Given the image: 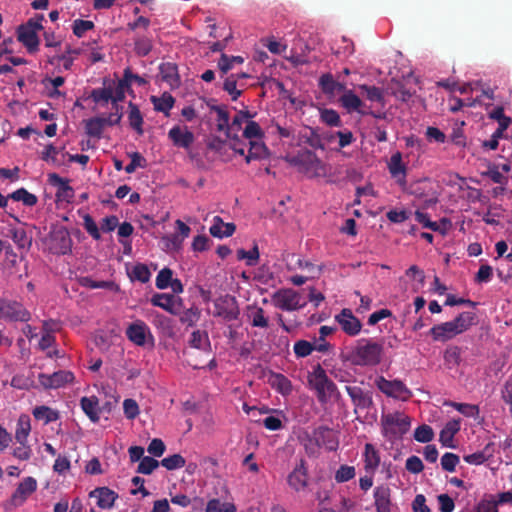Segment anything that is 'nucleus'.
<instances>
[{
	"label": "nucleus",
	"mask_w": 512,
	"mask_h": 512,
	"mask_svg": "<svg viewBox=\"0 0 512 512\" xmlns=\"http://www.w3.org/2000/svg\"><path fill=\"white\" fill-rule=\"evenodd\" d=\"M125 335L136 346L154 345V337L149 326L142 320H135L126 328Z\"/></svg>",
	"instance_id": "nucleus-9"
},
{
	"label": "nucleus",
	"mask_w": 512,
	"mask_h": 512,
	"mask_svg": "<svg viewBox=\"0 0 512 512\" xmlns=\"http://www.w3.org/2000/svg\"><path fill=\"white\" fill-rule=\"evenodd\" d=\"M375 385L386 396L401 401H407L412 396L411 391L400 380H387L383 376H378Z\"/></svg>",
	"instance_id": "nucleus-10"
},
{
	"label": "nucleus",
	"mask_w": 512,
	"mask_h": 512,
	"mask_svg": "<svg viewBox=\"0 0 512 512\" xmlns=\"http://www.w3.org/2000/svg\"><path fill=\"white\" fill-rule=\"evenodd\" d=\"M210 109L212 111H215L217 114V130L220 132H225L227 137H231V127H230V116L229 112L227 111L225 106H217V105H210Z\"/></svg>",
	"instance_id": "nucleus-28"
},
{
	"label": "nucleus",
	"mask_w": 512,
	"mask_h": 512,
	"mask_svg": "<svg viewBox=\"0 0 512 512\" xmlns=\"http://www.w3.org/2000/svg\"><path fill=\"white\" fill-rule=\"evenodd\" d=\"M434 438L433 429L426 424L420 425L415 429L414 439L420 443H428Z\"/></svg>",
	"instance_id": "nucleus-48"
},
{
	"label": "nucleus",
	"mask_w": 512,
	"mask_h": 512,
	"mask_svg": "<svg viewBox=\"0 0 512 512\" xmlns=\"http://www.w3.org/2000/svg\"><path fill=\"white\" fill-rule=\"evenodd\" d=\"M288 484L295 491L303 490L307 486V469L303 460L288 475Z\"/></svg>",
	"instance_id": "nucleus-23"
},
{
	"label": "nucleus",
	"mask_w": 512,
	"mask_h": 512,
	"mask_svg": "<svg viewBox=\"0 0 512 512\" xmlns=\"http://www.w3.org/2000/svg\"><path fill=\"white\" fill-rule=\"evenodd\" d=\"M134 51L138 56H147L152 50V41L147 37H139L135 40Z\"/></svg>",
	"instance_id": "nucleus-54"
},
{
	"label": "nucleus",
	"mask_w": 512,
	"mask_h": 512,
	"mask_svg": "<svg viewBox=\"0 0 512 512\" xmlns=\"http://www.w3.org/2000/svg\"><path fill=\"white\" fill-rule=\"evenodd\" d=\"M172 281V271L168 268H164L156 277V287L158 289H166Z\"/></svg>",
	"instance_id": "nucleus-62"
},
{
	"label": "nucleus",
	"mask_w": 512,
	"mask_h": 512,
	"mask_svg": "<svg viewBox=\"0 0 512 512\" xmlns=\"http://www.w3.org/2000/svg\"><path fill=\"white\" fill-rule=\"evenodd\" d=\"M383 351L381 343L370 338H363L350 348L346 359L355 366H376L381 362Z\"/></svg>",
	"instance_id": "nucleus-2"
},
{
	"label": "nucleus",
	"mask_w": 512,
	"mask_h": 512,
	"mask_svg": "<svg viewBox=\"0 0 512 512\" xmlns=\"http://www.w3.org/2000/svg\"><path fill=\"white\" fill-rule=\"evenodd\" d=\"M475 318L476 315L474 312H462L451 321L434 325L429 330V335L434 341L447 342L466 332L471 326L475 324Z\"/></svg>",
	"instance_id": "nucleus-3"
},
{
	"label": "nucleus",
	"mask_w": 512,
	"mask_h": 512,
	"mask_svg": "<svg viewBox=\"0 0 512 512\" xmlns=\"http://www.w3.org/2000/svg\"><path fill=\"white\" fill-rule=\"evenodd\" d=\"M43 228L46 231L48 226ZM44 241L47 248L56 254H66L71 247V239L65 226H49L48 235Z\"/></svg>",
	"instance_id": "nucleus-7"
},
{
	"label": "nucleus",
	"mask_w": 512,
	"mask_h": 512,
	"mask_svg": "<svg viewBox=\"0 0 512 512\" xmlns=\"http://www.w3.org/2000/svg\"><path fill=\"white\" fill-rule=\"evenodd\" d=\"M272 303L275 307L285 310H298L306 304L301 295L293 289H280L272 295Z\"/></svg>",
	"instance_id": "nucleus-8"
},
{
	"label": "nucleus",
	"mask_w": 512,
	"mask_h": 512,
	"mask_svg": "<svg viewBox=\"0 0 512 512\" xmlns=\"http://www.w3.org/2000/svg\"><path fill=\"white\" fill-rule=\"evenodd\" d=\"M239 307L234 297H219L214 302V316L221 317L225 321L236 320L239 316Z\"/></svg>",
	"instance_id": "nucleus-11"
},
{
	"label": "nucleus",
	"mask_w": 512,
	"mask_h": 512,
	"mask_svg": "<svg viewBox=\"0 0 512 512\" xmlns=\"http://www.w3.org/2000/svg\"><path fill=\"white\" fill-rule=\"evenodd\" d=\"M161 80L167 83L172 89L178 88L181 79L178 73V66L172 62H163L159 66Z\"/></svg>",
	"instance_id": "nucleus-21"
},
{
	"label": "nucleus",
	"mask_w": 512,
	"mask_h": 512,
	"mask_svg": "<svg viewBox=\"0 0 512 512\" xmlns=\"http://www.w3.org/2000/svg\"><path fill=\"white\" fill-rule=\"evenodd\" d=\"M159 466V462L152 457H143L138 465L137 471L141 474L149 475L151 474L157 467Z\"/></svg>",
	"instance_id": "nucleus-59"
},
{
	"label": "nucleus",
	"mask_w": 512,
	"mask_h": 512,
	"mask_svg": "<svg viewBox=\"0 0 512 512\" xmlns=\"http://www.w3.org/2000/svg\"><path fill=\"white\" fill-rule=\"evenodd\" d=\"M122 119V115H118L115 120L111 118L93 117L85 121V131L90 137L100 138L106 125H118Z\"/></svg>",
	"instance_id": "nucleus-14"
},
{
	"label": "nucleus",
	"mask_w": 512,
	"mask_h": 512,
	"mask_svg": "<svg viewBox=\"0 0 512 512\" xmlns=\"http://www.w3.org/2000/svg\"><path fill=\"white\" fill-rule=\"evenodd\" d=\"M334 320L341 330L350 337L359 335L362 330L363 325L361 321L348 308H344L340 313L336 314Z\"/></svg>",
	"instance_id": "nucleus-12"
},
{
	"label": "nucleus",
	"mask_w": 512,
	"mask_h": 512,
	"mask_svg": "<svg viewBox=\"0 0 512 512\" xmlns=\"http://www.w3.org/2000/svg\"><path fill=\"white\" fill-rule=\"evenodd\" d=\"M458 463L459 457L454 453H445L441 458V466L448 472H454Z\"/></svg>",
	"instance_id": "nucleus-61"
},
{
	"label": "nucleus",
	"mask_w": 512,
	"mask_h": 512,
	"mask_svg": "<svg viewBox=\"0 0 512 512\" xmlns=\"http://www.w3.org/2000/svg\"><path fill=\"white\" fill-rule=\"evenodd\" d=\"M17 38L29 53H35L38 50L40 41L37 33L24 24L18 27Z\"/></svg>",
	"instance_id": "nucleus-19"
},
{
	"label": "nucleus",
	"mask_w": 512,
	"mask_h": 512,
	"mask_svg": "<svg viewBox=\"0 0 512 512\" xmlns=\"http://www.w3.org/2000/svg\"><path fill=\"white\" fill-rule=\"evenodd\" d=\"M151 303L154 306L160 307L170 313H174L175 300L174 296L170 294H156L151 298Z\"/></svg>",
	"instance_id": "nucleus-43"
},
{
	"label": "nucleus",
	"mask_w": 512,
	"mask_h": 512,
	"mask_svg": "<svg viewBox=\"0 0 512 512\" xmlns=\"http://www.w3.org/2000/svg\"><path fill=\"white\" fill-rule=\"evenodd\" d=\"M381 434L390 444L403 439L411 428V418L402 411L382 412L380 417Z\"/></svg>",
	"instance_id": "nucleus-4"
},
{
	"label": "nucleus",
	"mask_w": 512,
	"mask_h": 512,
	"mask_svg": "<svg viewBox=\"0 0 512 512\" xmlns=\"http://www.w3.org/2000/svg\"><path fill=\"white\" fill-rule=\"evenodd\" d=\"M412 211L411 210H390L387 212V218L393 223H402L407 220H411Z\"/></svg>",
	"instance_id": "nucleus-60"
},
{
	"label": "nucleus",
	"mask_w": 512,
	"mask_h": 512,
	"mask_svg": "<svg viewBox=\"0 0 512 512\" xmlns=\"http://www.w3.org/2000/svg\"><path fill=\"white\" fill-rule=\"evenodd\" d=\"M191 347L202 351H209L211 348L209 336L206 331H193L189 340Z\"/></svg>",
	"instance_id": "nucleus-40"
},
{
	"label": "nucleus",
	"mask_w": 512,
	"mask_h": 512,
	"mask_svg": "<svg viewBox=\"0 0 512 512\" xmlns=\"http://www.w3.org/2000/svg\"><path fill=\"white\" fill-rule=\"evenodd\" d=\"M8 198L13 199L14 201H21L24 205L28 207H32L36 205L38 198L36 195L30 193L25 188H19L12 192Z\"/></svg>",
	"instance_id": "nucleus-42"
},
{
	"label": "nucleus",
	"mask_w": 512,
	"mask_h": 512,
	"mask_svg": "<svg viewBox=\"0 0 512 512\" xmlns=\"http://www.w3.org/2000/svg\"><path fill=\"white\" fill-rule=\"evenodd\" d=\"M364 469L367 474H375L380 465V454L374 445L367 443L363 452Z\"/></svg>",
	"instance_id": "nucleus-22"
},
{
	"label": "nucleus",
	"mask_w": 512,
	"mask_h": 512,
	"mask_svg": "<svg viewBox=\"0 0 512 512\" xmlns=\"http://www.w3.org/2000/svg\"><path fill=\"white\" fill-rule=\"evenodd\" d=\"M3 308V319L27 322L31 318L30 312L19 302L5 300Z\"/></svg>",
	"instance_id": "nucleus-16"
},
{
	"label": "nucleus",
	"mask_w": 512,
	"mask_h": 512,
	"mask_svg": "<svg viewBox=\"0 0 512 512\" xmlns=\"http://www.w3.org/2000/svg\"><path fill=\"white\" fill-rule=\"evenodd\" d=\"M321 120L331 127L341 126L339 114L333 109H324L321 111Z\"/></svg>",
	"instance_id": "nucleus-57"
},
{
	"label": "nucleus",
	"mask_w": 512,
	"mask_h": 512,
	"mask_svg": "<svg viewBox=\"0 0 512 512\" xmlns=\"http://www.w3.org/2000/svg\"><path fill=\"white\" fill-rule=\"evenodd\" d=\"M488 111V117L492 120H495L498 122V125L502 127V129H507L512 120L510 117L506 116L504 114V108L501 105H498L496 107H493L491 110Z\"/></svg>",
	"instance_id": "nucleus-44"
},
{
	"label": "nucleus",
	"mask_w": 512,
	"mask_h": 512,
	"mask_svg": "<svg viewBox=\"0 0 512 512\" xmlns=\"http://www.w3.org/2000/svg\"><path fill=\"white\" fill-rule=\"evenodd\" d=\"M460 430V421L459 420H451L448 421L444 428L440 432V442L445 447H454L453 440L455 434Z\"/></svg>",
	"instance_id": "nucleus-30"
},
{
	"label": "nucleus",
	"mask_w": 512,
	"mask_h": 512,
	"mask_svg": "<svg viewBox=\"0 0 512 512\" xmlns=\"http://www.w3.org/2000/svg\"><path fill=\"white\" fill-rule=\"evenodd\" d=\"M223 89L231 96L233 101H236L242 94V90L237 89V79L234 74H231L225 79Z\"/></svg>",
	"instance_id": "nucleus-53"
},
{
	"label": "nucleus",
	"mask_w": 512,
	"mask_h": 512,
	"mask_svg": "<svg viewBox=\"0 0 512 512\" xmlns=\"http://www.w3.org/2000/svg\"><path fill=\"white\" fill-rule=\"evenodd\" d=\"M128 274L131 280H137L142 283L148 282L151 276L148 267L144 264L134 265L130 270H128Z\"/></svg>",
	"instance_id": "nucleus-45"
},
{
	"label": "nucleus",
	"mask_w": 512,
	"mask_h": 512,
	"mask_svg": "<svg viewBox=\"0 0 512 512\" xmlns=\"http://www.w3.org/2000/svg\"><path fill=\"white\" fill-rule=\"evenodd\" d=\"M32 414L36 420L43 421L44 424L55 422L59 419V412L45 405L35 407Z\"/></svg>",
	"instance_id": "nucleus-37"
},
{
	"label": "nucleus",
	"mask_w": 512,
	"mask_h": 512,
	"mask_svg": "<svg viewBox=\"0 0 512 512\" xmlns=\"http://www.w3.org/2000/svg\"><path fill=\"white\" fill-rule=\"evenodd\" d=\"M186 461L180 454L168 456L161 461V465L167 470H175L184 467Z\"/></svg>",
	"instance_id": "nucleus-55"
},
{
	"label": "nucleus",
	"mask_w": 512,
	"mask_h": 512,
	"mask_svg": "<svg viewBox=\"0 0 512 512\" xmlns=\"http://www.w3.org/2000/svg\"><path fill=\"white\" fill-rule=\"evenodd\" d=\"M361 95L371 102H377L384 106V91L382 88L376 86H370L367 84H361L358 86Z\"/></svg>",
	"instance_id": "nucleus-36"
},
{
	"label": "nucleus",
	"mask_w": 512,
	"mask_h": 512,
	"mask_svg": "<svg viewBox=\"0 0 512 512\" xmlns=\"http://www.w3.org/2000/svg\"><path fill=\"white\" fill-rule=\"evenodd\" d=\"M129 113L128 120L130 127L137 132L138 135H143V116L138 106L132 102L128 104Z\"/></svg>",
	"instance_id": "nucleus-34"
},
{
	"label": "nucleus",
	"mask_w": 512,
	"mask_h": 512,
	"mask_svg": "<svg viewBox=\"0 0 512 512\" xmlns=\"http://www.w3.org/2000/svg\"><path fill=\"white\" fill-rule=\"evenodd\" d=\"M355 468L353 466L342 465L335 474L337 482H346L354 478Z\"/></svg>",
	"instance_id": "nucleus-63"
},
{
	"label": "nucleus",
	"mask_w": 512,
	"mask_h": 512,
	"mask_svg": "<svg viewBox=\"0 0 512 512\" xmlns=\"http://www.w3.org/2000/svg\"><path fill=\"white\" fill-rule=\"evenodd\" d=\"M346 391L356 406L366 407L371 402L370 398L359 386H346Z\"/></svg>",
	"instance_id": "nucleus-41"
},
{
	"label": "nucleus",
	"mask_w": 512,
	"mask_h": 512,
	"mask_svg": "<svg viewBox=\"0 0 512 512\" xmlns=\"http://www.w3.org/2000/svg\"><path fill=\"white\" fill-rule=\"evenodd\" d=\"M136 82L139 86H145L147 81L138 74H134L131 68L127 67L124 69L123 77L120 79L114 89L112 88H96L90 93V98L95 103H108L112 102L113 109L121 108L119 102L125 99V88L132 85V82Z\"/></svg>",
	"instance_id": "nucleus-1"
},
{
	"label": "nucleus",
	"mask_w": 512,
	"mask_h": 512,
	"mask_svg": "<svg viewBox=\"0 0 512 512\" xmlns=\"http://www.w3.org/2000/svg\"><path fill=\"white\" fill-rule=\"evenodd\" d=\"M244 59L241 56H227L226 54H222L219 61L218 67L222 71L223 74H226L229 70H231L235 63L241 64Z\"/></svg>",
	"instance_id": "nucleus-50"
},
{
	"label": "nucleus",
	"mask_w": 512,
	"mask_h": 512,
	"mask_svg": "<svg viewBox=\"0 0 512 512\" xmlns=\"http://www.w3.org/2000/svg\"><path fill=\"white\" fill-rule=\"evenodd\" d=\"M80 406L83 412L88 416V418L96 423L100 419V408H99V400L95 396L90 397H82L80 400Z\"/></svg>",
	"instance_id": "nucleus-26"
},
{
	"label": "nucleus",
	"mask_w": 512,
	"mask_h": 512,
	"mask_svg": "<svg viewBox=\"0 0 512 512\" xmlns=\"http://www.w3.org/2000/svg\"><path fill=\"white\" fill-rule=\"evenodd\" d=\"M243 137L248 141L261 140L263 132L260 125L255 121H247V125L243 130Z\"/></svg>",
	"instance_id": "nucleus-46"
},
{
	"label": "nucleus",
	"mask_w": 512,
	"mask_h": 512,
	"mask_svg": "<svg viewBox=\"0 0 512 512\" xmlns=\"http://www.w3.org/2000/svg\"><path fill=\"white\" fill-rule=\"evenodd\" d=\"M253 117L254 115L251 114L248 110L238 111L230 124L231 135L237 134L241 130L242 123Z\"/></svg>",
	"instance_id": "nucleus-47"
},
{
	"label": "nucleus",
	"mask_w": 512,
	"mask_h": 512,
	"mask_svg": "<svg viewBox=\"0 0 512 512\" xmlns=\"http://www.w3.org/2000/svg\"><path fill=\"white\" fill-rule=\"evenodd\" d=\"M268 155V149L261 140L249 141V149L247 155H245L246 163H250L252 160L264 159Z\"/></svg>",
	"instance_id": "nucleus-32"
},
{
	"label": "nucleus",
	"mask_w": 512,
	"mask_h": 512,
	"mask_svg": "<svg viewBox=\"0 0 512 512\" xmlns=\"http://www.w3.org/2000/svg\"><path fill=\"white\" fill-rule=\"evenodd\" d=\"M293 350L298 358L307 357L314 351L312 342L306 340H299L295 342Z\"/></svg>",
	"instance_id": "nucleus-56"
},
{
	"label": "nucleus",
	"mask_w": 512,
	"mask_h": 512,
	"mask_svg": "<svg viewBox=\"0 0 512 512\" xmlns=\"http://www.w3.org/2000/svg\"><path fill=\"white\" fill-rule=\"evenodd\" d=\"M339 101L342 107L347 109L349 112L356 111L361 114H368L361 110V107L363 106L362 100L352 90L345 91Z\"/></svg>",
	"instance_id": "nucleus-31"
},
{
	"label": "nucleus",
	"mask_w": 512,
	"mask_h": 512,
	"mask_svg": "<svg viewBox=\"0 0 512 512\" xmlns=\"http://www.w3.org/2000/svg\"><path fill=\"white\" fill-rule=\"evenodd\" d=\"M449 405L466 417L477 418L479 415V408L477 405L457 402H451Z\"/></svg>",
	"instance_id": "nucleus-49"
},
{
	"label": "nucleus",
	"mask_w": 512,
	"mask_h": 512,
	"mask_svg": "<svg viewBox=\"0 0 512 512\" xmlns=\"http://www.w3.org/2000/svg\"><path fill=\"white\" fill-rule=\"evenodd\" d=\"M247 317L253 327L267 328L269 320L265 315L263 308L257 305L247 306Z\"/></svg>",
	"instance_id": "nucleus-29"
},
{
	"label": "nucleus",
	"mask_w": 512,
	"mask_h": 512,
	"mask_svg": "<svg viewBox=\"0 0 512 512\" xmlns=\"http://www.w3.org/2000/svg\"><path fill=\"white\" fill-rule=\"evenodd\" d=\"M268 383L273 389L284 396L289 395L292 392V383L283 374L271 373L268 377Z\"/></svg>",
	"instance_id": "nucleus-27"
},
{
	"label": "nucleus",
	"mask_w": 512,
	"mask_h": 512,
	"mask_svg": "<svg viewBox=\"0 0 512 512\" xmlns=\"http://www.w3.org/2000/svg\"><path fill=\"white\" fill-rule=\"evenodd\" d=\"M31 432V421L28 415L22 414L17 421L15 439L19 444L27 443Z\"/></svg>",
	"instance_id": "nucleus-33"
},
{
	"label": "nucleus",
	"mask_w": 512,
	"mask_h": 512,
	"mask_svg": "<svg viewBox=\"0 0 512 512\" xmlns=\"http://www.w3.org/2000/svg\"><path fill=\"white\" fill-rule=\"evenodd\" d=\"M89 496L96 499V504L101 509L112 508L118 498V495L107 487L96 488L90 492Z\"/></svg>",
	"instance_id": "nucleus-20"
},
{
	"label": "nucleus",
	"mask_w": 512,
	"mask_h": 512,
	"mask_svg": "<svg viewBox=\"0 0 512 512\" xmlns=\"http://www.w3.org/2000/svg\"><path fill=\"white\" fill-rule=\"evenodd\" d=\"M286 161L297 167L309 178L324 177L327 174L326 165L310 150H301L296 155L287 156Z\"/></svg>",
	"instance_id": "nucleus-5"
},
{
	"label": "nucleus",
	"mask_w": 512,
	"mask_h": 512,
	"mask_svg": "<svg viewBox=\"0 0 512 512\" xmlns=\"http://www.w3.org/2000/svg\"><path fill=\"white\" fill-rule=\"evenodd\" d=\"M168 137L176 147L188 149L193 144L194 134L187 127L174 126L168 132Z\"/></svg>",
	"instance_id": "nucleus-17"
},
{
	"label": "nucleus",
	"mask_w": 512,
	"mask_h": 512,
	"mask_svg": "<svg viewBox=\"0 0 512 512\" xmlns=\"http://www.w3.org/2000/svg\"><path fill=\"white\" fill-rule=\"evenodd\" d=\"M388 170L391 176L396 178L398 182L405 181L407 168L402 161V154L400 152L392 154L388 162Z\"/></svg>",
	"instance_id": "nucleus-25"
},
{
	"label": "nucleus",
	"mask_w": 512,
	"mask_h": 512,
	"mask_svg": "<svg viewBox=\"0 0 512 512\" xmlns=\"http://www.w3.org/2000/svg\"><path fill=\"white\" fill-rule=\"evenodd\" d=\"M74 375L70 371L60 370L53 374L40 373L38 381L44 389H58L72 383Z\"/></svg>",
	"instance_id": "nucleus-13"
},
{
	"label": "nucleus",
	"mask_w": 512,
	"mask_h": 512,
	"mask_svg": "<svg viewBox=\"0 0 512 512\" xmlns=\"http://www.w3.org/2000/svg\"><path fill=\"white\" fill-rule=\"evenodd\" d=\"M48 181L51 185L58 187V195L70 197L73 194V189L69 186V181L62 178L57 173L48 174Z\"/></svg>",
	"instance_id": "nucleus-39"
},
{
	"label": "nucleus",
	"mask_w": 512,
	"mask_h": 512,
	"mask_svg": "<svg viewBox=\"0 0 512 512\" xmlns=\"http://www.w3.org/2000/svg\"><path fill=\"white\" fill-rule=\"evenodd\" d=\"M14 242L21 248L29 246L31 243L30 237L27 235L22 226H14L10 231Z\"/></svg>",
	"instance_id": "nucleus-52"
},
{
	"label": "nucleus",
	"mask_w": 512,
	"mask_h": 512,
	"mask_svg": "<svg viewBox=\"0 0 512 512\" xmlns=\"http://www.w3.org/2000/svg\"><path fill=\"white\" fill-rule=\"evenodd\" d=\"M472 512H498V505L492 498L483 499L476 505Z\"/></svg>",
	"instance_id": "nucleus-64"
},
{
	"label": "nucleus",
	"mask_w": 512,
	"mask_h": 512,
	"mask_svg": "<svg viewBox=\"0 0 512 512\" xmlns=\"http://www.w3.org/2000/svg\"><path fill=\"white\" fill-rule=\"evenodd\" d=\"M314 439L319 447L329 451L336 450L339 444L335 432L325 427H319L314 431Z\"/></svg>",
	"instance_id": "nucleus-18"
},
{
	"label": "nucleus",
	"mask_w": 512,
	"mask_h": 512,
	"mask_svg": "<svg viewBox=\"0 0 512 512\" xmlns=\"http://www.w3.org/2000/svg\"><path fill=\"white\" fill-rule=\"evenodd\" d=\"M375 506L377 512H390V490L385 487H377L374 490Z\"/></svg>",
	"instance_id": "nucleus-35"
},
{
	"label": "nucleus",
	"mask_w": 512,
	"mask_h": 512,
	"mask_svg": "<svg viewBox=\"0 0 512 512\" xmlns=\"http://www.w3.org/2000/svg\"><path fill=\"white\" fill-rule=\"evenodd\" d=\"M237 258L239 260H245L248 266H255L259 259V251L258 247L254 246L251 250L246 251L244 249H239L237 251Z\"/></svg>",
	"instance_id": "nucleus-51"
},
{
	"label": "nucleus",
	"mask_w": 512,
	"mask_h": 512,
	"mask_svg": "<svg viewBox=\"0 0 512 512\" xmlns=\"http://www.w3.org/2000/svg\"><path fill=\"white\" fill-rule=\"evenodd\" d=\"M151 102L154 105V109L158 112H163L168 115L169 111L173 108L175 99L174 97L168 93H163L160 97L152 96Z\"/></svg>",
	"instance_id": "nucleus-38"
},
{
	"label": "nucleus",
	"mask_w": 512,
	"mask_h": 512,
	"mask_svg": "<svg viewBox=\"0 0 512 512\" xmlns=\"http://www.w3.org/2000/svg\"><path fill=\"white\" fill-rule=\"evenodd\" d=\"M299 144H307L313 149H325L322 137L318 134L317 130L306 127L299 132L298 136Z\"/></svg>",
	"instance_id": "nucleus-24"
},
{
	"label": "nucleus",
	"mask_w": 512,
	"mask_h": 512,
	"mask_svg": "<svg viewBox=\"0 0 512 512\" xmlns=\"http://www.w3.org/2000/svg\"><path fill=\"white\" fill-rule=\"evenodd\" d=\"M309 387L315 390L319 402L326 403L335 393L336 385L328 378L326 371L317 365L308 374Z\"/></svg>",
	"instance_id": "nucleus-6"
},
{
	"label": "nucleus",
	"mask_w": 512,
	"mask_h": 512,
	"mask_svg": "<svg viewBox=\"0 0 512 512\" xmlns=\"http://www.w3.org/2000/svg\"><path fill=\"white\" fill-rule=\"evenodd\" d=\"M37 489V481L33 477L24 478L14 491L11 502L14 506L22 505Z\"/></svg>",
	"instance_id": "nucleus-15"
},
{
	"label": "nucleus",
	"mask_w": 512,
	"mask_h": 512,
	"mask_svg": "<svg viewBox=\"0 0 512 512\" xmlns=\"http://www.w3.org/2000/svg\"><path fill=\"white\" fill-rule=\"evenodd\" d=\"M94 28V23L90 20L76 19L73 22V33L77 37H82L87 31Z\"/></svg>",
	"instance_id": "nucleus-58"
}]
</instances>
